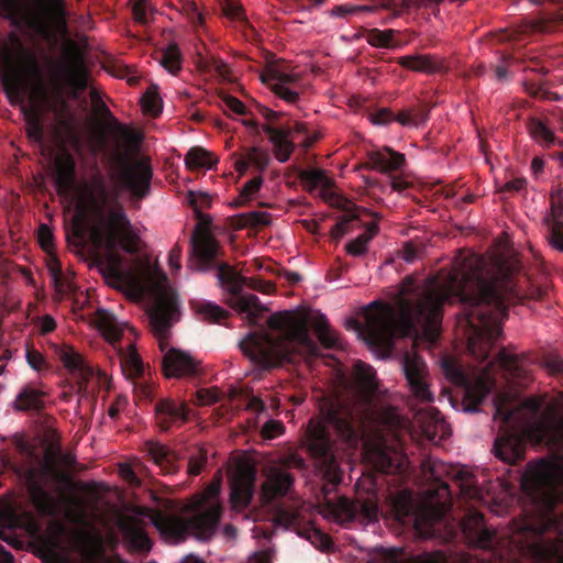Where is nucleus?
<instances>
[{"instance_id": "nucleus-1", "label": "nucleus", "mask_w": 563, "mask_h": 563, "mask_svg": "<svg viewBox=\"0 0 563 563\" xmlns=\"http://www.w3.org/2000/svg\"><path fill=\"white\" fill-rule=\"evenodd\" d=\"M514 266L498 262L490 268L482 256L465 258L442 282L433 280L412 299H400L396 310L375 301L365 313L364 333L369 345L391 350L396 338L435 342L441 332L443 306L460 301L468 329L467 350L481 363L488 360L501 335L508 308L521 298Z\"/></svg>"}, {"instance_id": "nucleus-2", "label": "nucleus", "mask_w": 563, "mask_h": 563, "mask_svg": "<svg viewBox=\"0 0 563 563\" xmlns=\"http://www.w3.org/2000/svg\"><path fill=\"white\" fill-rule=\"evenodd\" d=\"M330 429L346 444H357L356 416L354 407L339 396L327 398L320 405V419L311 420L307 430V448L311 456L321 464L332 467L334 460ZM327 482L318 497L320 514L336 523L358 521L362 525L378 520V505L373 498L351 500L336 496L341 475L332 470L325 474Z\"/></svg>"}, {"instance_id": "nucleus-3", "label": "nucleus", "mask_w": 563, "mask_h": 563, "mask_svg": "<svg viewBox=\"0 0 563 563\" xmlns=\"http://www.w3.org/2000/svg\"><path fill=\"white\" fill-rule=\"evenodd\" d=\"M267 324L278 332L273 335L267 331L251 332L240 342V347L251 362L261 368L268 369L290 362L297 352L317 356L319 345L311 338L307 318L292 311L272 314Z\"/></svg>"}, {"instance_id": "nucleus-4", "label": "nucleus", "mask_w": 563, "mask_h": 563, "mask_svg": "<svg viewBox=\"0 0 563 563\" xmlns=\"http://www.w3.org/2000/svg\"><path fill=\"white\" fill-rule=\"evenodd\" d=\"M191 255L195 262L191 267L200 272L216 269L218 284L230 294L227 303L239 311L245 313L251 323H256L257 318L264 311L257 296L253 294H242L246 286L251 289L267 292L273 286L253 277H244L238 273L228 263L218 262L220 246L218 241L211 235L208 228L202 223L197 224L190 239Z\"/></svg>"}, {"instance_id": "nucleus-5", "label": "nucleus", "mask_w": 563, "mask_h": 563, "mask_svg": "<svg viewBox=\"0 0 563 563\" xmlns=\"http://www.w3.org/2000/svg\"><path fill=\"white\" fill-rule=\"evenodd\" d=\"M222 511V506L216 503L197 511L188 519L156 511L152 521L163 536L176 542L185 541L188 534H192L200 541H208L218 529Z\"/></svg>"}, {"instance_id": "nucleus-6", "label": "nucleus", "mask_w": 563, "mask_h": 563, "mask_svg": "<svg viewBox=\"0 0 563 563\" xmlns=\"http://www.w3.org/2000/svg\"><path fill=\"white\" fill-rule=\"evenodd\" d=\"M0 68L16 86L42 80V68L36 54L14 32L7 40L0 38Z\"/></svg>"}, {"instance_id": "nucleus-7", "label": "nucleus", "mask_w": 563, "mask_h": 563, "mask_svg": "<svg viewBox=\"0 0 563 563\" xmlns=\"http://www.w3.org/2000/svg\"><path fill=\"white\" fill-rule=\"evenodd\" d=\"M91 235L98 247L103 246L106 249V253L97 254L95 257V263L103 277L113 287L142 292L140 283L123 268L124 258L117 252V239L113 232L102 234L101 229H95Z\"/></svg>"}, {"instance_id": "nucleus-8", "label": "nucleus", "mask_w": 563, "mask_h": 563, "mask_svg": "<svg viewBox=\"0 0 563 563\" xmlns=\"http://www.w3.org/2000/svg\"><path fill=\"white\" fill-rule=\"evenodd\" d=\"M516 411L505 406H495V420L500 421L499 432L495 438L492 452L507 465H516L525 460L527 442L520 427L511 423Z\"/></svg>"}, {"instance_id": "nucleus-9", "label": "nucleus", "mask_w": 563, "mask_h": 563, "mask_svg": "<svg viewBox=\"0 0 563 563\" xmlns=\"http://www.w3.org/2000/svg\"><path fill=\"white\" fill-rule=\"evenodd\" d=\"M96 324L104 339L117 350L123 374L129 378L141 377L144 374V364L135 345L129 342L126 347L118 346L123 335V324L113 313L104 309L97 311Z\"/></svg>"}, {"instance_id": "nucleus-10", "label": "nucleus", "mask_w": 563, "mask_h": 563, "mask_svg": "<svg viewBox=\"0 0 563 563\" xmlns=\"http://www.w3.org/2000/svg\"><path fill=\"white\" fill-rule=\"evenodd\" d=\"M393 509L397 520L412 519L417 530L430 531L433 526L442 521L451 509L446 500L437 504L428 503L416 508L409 495H400L393 503Z\"/></svg>"}, {"instance_id": "nucleus-11", "label": "nucleus", "mask_w": 563, "mask_h": 563, "mask_svg": "<svg viewBox=\"0 0 563 563\" xmlns=\"http://www.w3.org/2000/svg\"><path fill=\"white\" fill-rule=\"evenodd\" d=\"M178 308L177 296L173 291L162 289L148 311L150 324L158 339L162 352L166 349L169 329L177 321Z\"/></svg>"}, {"instance_id": "nucleus-12", "label": "nucleus", "mask_w": 563, "mask_h": 563, "mask_svg": "<svg viewBox=\"0 0 563 563\" xmlns=\"http://www.w3.org/2000/svg\"><path fill=\"white\" fill-rule=\"evenodd\" d=\"M401 365L411 395L420 402H432L430 374L424 360L417 353L406 352Z\"/></svg>"}, {"instance_id": "nucleus-13", "label": "nucleus", "mask_w": 563, "mask_h": 563, "mask_svg": "<svg viewBox=\"0 0 563 563\" xmlns=\"http://www.w3.org/2000/svg\"><path fill=\"white\" fill-rule=\"evenodd\" d=\"M274 523L285 529L295 530L300 537L309 540L317 549L329 550L332 547L331 538L318 528L311 525L301 527V517L297 509L277 505L274 512Z\"/></svg>"}, {"instance_id": "nucleus-14", "label": "nucleus", "mask_w": 563, "mask_h": 563, "mask_svg": "<svg viewBox=\"0 0 563 563\" xmlns=\"http://www.w3.org/2000/svg\"><path fill=\"white\" fill-rule=\"evenodd\" d=\"M101 232L102 234L113 232L117 246L120 245L129 254H136L140 251L141 238L134 230L122 205H118L109 212L107 225Z\"/></svg>"}, {"instance_id": "nucleus-15", "label": "nucleus", "mask_w": 563, "mask_h": 563, "mask_svg": "<svg viewBox=\"0 0 563 563\" xmlns=\"http://www.w3.org/2000/svg\"><path fill=\"white\" fill-rule=\"evenodd\" d=\"M155 424L162 432L179 428L189 420L190 408L184 400L161 398L155 402Z\"/></svg>"}, {"instance_id": "nucleus-16", "label": "nucleus", "mask_w": 563, "mask_h": 563, "mask_svg": "<svg viewBox=\"0 0 563 563\" xmlns=\"http://www.w3.org/2000/svg\"><path fill=\"white\" fill-rule=\"evenodd\" d=\"M85 194L91 209L100 217H102L106 210L115 205H119V190L118 188H111L107 178L96 173L91 176L89 183L85 186Z\"/></svg>"}, {"instance_id": "nucleus-17", "label": "nucleus", "mask_w": 563, "mask_h": 563, "mask_svg": "<svg viewBox=\"0 0 563 563\" xmlns=\"http://www.w3.org/2000/svg\"><path fill=\"white\" fill-rule=\"evenodd\" d=\"M152 177V166L145 161H139L121 173L120 183L133 199L142 200L150 194Z\"/></svg>"}, {"instance_id": "nucleus-18", "label": "nucleus", "mask_w": 563, "mask_h": 563, "mask_svg": "<svg viewBox=\"0 0 563 563\" xmlns=\"http://www.w3.org/2000/svg\"><path fill=\"white\" fill-rule=\"evenodd\" d=\"M162 366L166 377H195L200 374V362L189 353L175 347L165 352Z\"/></svg>"}, {"instance_id": "nucleus-19", "label": "nucleus", "mask_w": 563, "mask_h": 563, "mask_svg": "<svg viewBox=\"0 0 563 563\" xmlns=\"http://www.w3.org/2000/svg\"><path fill=\"white\" fill-rule=\"evenodd\" d=\"M118 528L131 550L150 552L152 542L145 532V523L143 520L134 516H122L118 519Z\"/></svg>"}, {"instance_id": "nucleus-20", "label": "nucleus", "mask_w": 563, "mask_h": 563, "mask_svg": "<svg viewBox=\"0 0 563 563\" xmlns=\"http://www.w3.org/2000/svg\"><path fill=\"white\" fill-rule=\"evenodd\" d=\"M415 419L423 435L430 441L437 442L451 434L450 427L445 422L444 417L434 407L420 409L417 411Z\"/></svg>"}, {"instance_id": "nucleus-21", "label": "nucleus", "mask_w": 563, "mask_h": 563, "mask_svg": "<svg viewBox=\"0 0 563 563\" xmlns=\"http://www.w3.org/2000/svg\"><path fill=\"white\" fill-rule=\"evenodd\" d=\"M496 406H505L509 410H515V418L511 423L521 428L528 426L536 432L544 433V422L537 419L541 409V402L534 397L527 398L520 406H512L507 401H499Z\"/></svg>"}, {"instance_id": "nucleus-22", "label": "nucleus", "mask_w": 563, "mask_h": 563, "mask_svg": "<svg viewBox=\"0 0 563 563\" xmlns=\"http://www.w3.org/2000/svg\"><path fill=\"white\" fill-rule=\"evenodd\" d=\"M462 529L468 541L477 548L490 549L495 538V531L485 525L484 515L472 511L466 515L462 522Z\"/></svg>"}, {"instance_id": "nucleus-23", "label": "nucleus", "mask_w": 563, "mask_h": 563, "mask_svg": "<svg viewBox=\"0 0 563 563\" xmlns=\"http://www.w3.org/2000/svg\"><path fill=\"white\" fill-rule=\"evenodd\" d=\"M294 484V476L280 468H274L262 485L261 500L264 505L287 495Z\"/></svg>"}, {"instance_id": "nucleus-24", "label": "nucleus", "mask_w": 563, "mask_h": 563, "mask_svg": "<svg viewBox=\"0 0 563 563\" xmlns=\"http://www.w3.org/2000/svg\"><path fill=\"white\" fill-rule=\"evenodd\" d=\"M256 471L254 467H241L233 481L231 500L234 506L246 507L254 495Z\"/></svg>"}, {"instance_id": "nucleus-25", "label": "nucleus", "mask_w": 563, "mask_h": 563, "mask_svg": "<svg viewBox=\"0 0 563 563\" xmlns=\"http://www.w3.org/2000/svg\"><path fill=\"white\" fill-rule=\"evenodd\" d=\"M443 369L453 383L466 386L467 397L472 399L475 406L479 405L489 393V386L484 377H478L476 388L468 386L466 375L452 360L443 361Z\"/></svg>"}, {"instance_id": "nucleus-26", "label": "nucleus", "mask_w": 563, "mask_h": 563, "mask_svg": "<svg viewBox=\"0 0 563 563\" xmlns=\"http://www.w3.org/2000/svg\"><path fill=\"white\" fill-rule=\"evenodd\" d=\"M65 55L70 64L67 69L68 81L79 90L87 88V73L84 68V56L78 44L68 40L65 45Z\"/></svg>"}, {"instance_id": "nucleus-27", "label": "nucleus", "mask_w": 563, "mask_h": 563, "mask_svg": "<svg viewBox=\"0 0 563 563\" xmlns=\"http://www.w3.org/2000/svg\"><path fill=\"white\" fill-rule=\"evenodd\" d=\"M369 168L379 173H391L400 170L406 163L405 155L390 147L367 152Z\"/></svg>"}, {"instance_id": "nucleus-28", "label": "nucleus", "mask_w": 563, "mask_h": 563, "mask_svg": "<svg viewBox=\"0 0 563 563\" xmlns=\"http://www.w3.org/2000/svg\"><path fill=\"white\" fill-rule=\"evenodd\" d=\"M262 130L268 136L274 146V154L276 159L280 163L287 162L295 150V144L290 140L291 130L277 129L271 124H263Z\"/></svg>"}, {"instance_id": "nucleus-29", "label": "nucleus", "mask_w": 563, "mask_h": 563, "mask_svg": "<svg viewBox=\"0 0 563 563\" xmlns=\"http://www.w3.org/2000/svg\"><path fill=\"white\" fill-rule=\"evenodd\" d=\"M397 63L407 69L424 73L428 75L442 73L446 67L441 58L430 54H415L401 56Z\"/></svg>"}, {"instance_id": "nucleus-30", "label": "nucleus", "mask_w": 563, "mask_h": 563, "mask_svg": "<svg viewBox=\"0 0 563 563\" xmlns=\"http://www.w3.org/2000/svg\"><path fill=\"white\" fill-rule=\"evenodd\" d=\"M145 452L165 474H175L178 472V454L166 445L147 441L145 443Z\"/></svg>"}, {"instance_id": "nucleus-31", "label": "nucleus", "mask_w": 563, "mask_h": 563, "mask_svg": "<svg viewBox=\"0 0 563 563\" xmlns=\"http://www.w3.org/2000/svg\"><path fill=\"white\" fill-rule=\"evenodd\" d=\"M53 347L56 356L63 363L65 368L71 373H80L82 377L81 382H79V389H84L88 377L92 374V371L85 365L82 356L68 345L59 346L54 344Z\"/></svg>"}, {"instance_id": "nucleus-32", "label": "nucleus", "mask_w": 563, "mask_h": 563, "mask_svg": "<svg viewBox=\"0 0 563 563\" xmlns=\"http://www.w3.org/2000/svg\"><path fill=\"white\" fill-rule=\"evenodd\" d=\"M553 464L543 460L533 465L529 464L523 475L522 486L526 488L529 485L533 490L544 489V486L550 485L553 479Z\"/></svg>"}, {"instance_id": "nucleus-33", "label": "nucleus", "mask_w": 563, "mask_h": 563, "mask_svg": "<svg viewBox=\"0 0 563 563\" xmlns=\"http://www.w3.org/2000/svg\"><path fill=\"white\" fill-rule=\"evenodd\" d=\"M47 268L55 289V295L59 301L66 296L76 294V286L71 276L63 273L58 258L52 257L47 264Z\"/></svg>"}, {"instance_id": "nucleus-34", "label": "nucleus", "mask_w": 563, "mask_h": 563, "mask_svg": "<svg viewBox=\"0 0 563 563\" xmlns=\"http://www.w3.org/2000/svg\"><path fill=\"white\" fill-rule=\"evenodd\" d=\"M44 393L26 385L16 395L13 408L18 411L41 410L44 407Z\"/></svg>"}, {"instance_id": "nucleus-35", "label": "nucleus", "mask_w": 563, "mask_h": 563, "mask_svg": "<svg viewBox=\"0 0 563 563\" xmlns=\"http://www.w3.org/2000/svg\"><path fill=\"white\" fill-rule=\"evenodd\" d=\"M312 328L318 336L319 342L325 349H339L341 342L339 335L331 329L327 317L318 312L312 319Z\"/></svg>"}, {"instance_id": "nucleus-36", "label": "nucleus", "mask_w": 563, "mask_h": 563, "mask_svg": "<svg viewBox=\"0 0 563 563\" xmlns=\"http://www.w3.org/2000/svg\"><path fill=\"white\" fill-rule=\"evenodd\" d=\"M76 164L70 155L59 158L56 162V186L59 191H66L74 186Z\"/></svg>"}, {"instance_id": "nucleus-37", "label": "nucleus", "mask_w": 563, "mask_h": 563, "mask_svg": "<svg viewBox=\"0 0 563 563\" xmlns=\"http://www.w3.org/2000/svg\"><path fill=\"white\" fill-rule=\"evenodd\" d=\"M271 161L267 151L252 147L246 155L235 162V168L240 173H245L250 165H253L258 172L266 169Z\"/></svg>"}, {"instance_id": "nucleus-38", "label": "nucleus", "mask_w": 563, "mask_h": 563, "mask_svg": "<svg viewBox=\"0 0 563 563\" xmlns=\"http://www.w3.org/2000/svg\"><path fill=\"white\" fill-rule=\"evenodd\" d=\"M217 162V158L211 152L199 146L191 147L185 156V164L189 169H210Z\"/></svg>"}, {"instance_id": "nucleus-39", "label": "nucleus", "mask_w": 563, "mask_h": 563, "mask_svg": "<svg viewBox=\"0 0 563 563\" xmlns=\"http://www.w3.org/2000/svg\"><path fill=\"white\" fill-rule=\"evenodd\" d=\"M550 24H554L555 26L563 24V12H555L550 14L547 21H544V18L540 19L534 26H531V29L544 32L550 30ZM528 30H530V26H526V29L522 31L504 30L500 34V41H516L521 33H526Z\"/></svg>"}, {"instance_id": "nucleus-40", "label": "nucleus", "mask_w": 563, "mask_h": 563, "mask_svg": "<svg viewBox=\"0 0 563 563\" xmlns=\"http://www.w3.org/2000/svg\"><path fill=\"white\" fill-rule=\"evenodd\" d=\"M181 53L176 43H170L162 51L159 64L170 74L176 75L181 69Z\"/></svg>"}, {"instance_id": "nucleus-41", "label": "nucleus", "mask_w": 563, "mask_h": 563, "mask_svg": "<svg viewBox=\"0 0 563 563\" xmlns=\"http://www.w3.org/2000/svg\"><path fill=\"white\" fill-rule=\"evenodd\" d=\"M141 102L145 113L157 117L163 110L162 99L158 95V87L156 85H151L144 92Z\"/></svg>"}, {"instance_id": "nucleus-42", "label": "nucleus", "mask_w": 563, "mask_h": 563, "mask_svg": "<svg viewBox=\"0 0 563 563\" xmlns=\"http://www.w3.org/2000/svg\"><path fill=\"white\" fill-rule=\"evenodd\" d=\"M48 10V13L54 21L57 30L62 33H67L66 11L64 0H42Z\"/></svg>"}, {"instance_id": "nucleus-43", "label": "nucleus", "mask_w": 563, "mask_h": 563, "mask_svg": "<svg viewBox=\"0 0 563 563\" xmlns=\"http://www.w3.org/2000/svg\"><path fill=\"white\" fill-rule=\"evenodd\" d=\"M358 386L367 394H372L376 389V380L374 371L371 366L360 362L355 365Z\"/></svg>"}, {"instance_id": "nucleus-44", "label": "nucleus", "mask_w": 563, "mask_h": 563, "mask_svg": "<svg viewBox=\"0 0 563 563\" xmlns=\"http://www.w3.org/2000/svg\"><path fill=\"white\" fill-rule=\"evenodd\" d=\"M26 135L35 144H44V128L37 113L26 114Z\"/></svg>"}, {"instance_id": "nucleus-45", "label": "nucleus", "mask_w": 563, "mask_h": 563, "mask_svg": "<svg viewBox=\"0 0 563 563\" xmlns=\"http://www.w3.org/2000/svg\"><path fill=\"white\" fill-rule=\"evenodd\" d=\"M154 9L148 0H134L132 4V14L135 22L147 25L154 15Z\"/></svg>"}, {"instance_id": "nucleus-46", "label": "nucleus", "mask_w": 563, "mask_h": 563, "mask_svg": "<svg viewBox=\"0 0 563 563\" xmlns=\"http://www.w3.org/2000/svg\"><path fill=\"white\" fill-rule=\"evenodd\" d=\"M497 362L499 365L515 378H520L525 375V371L519 364L518 357L500 351L497 354Z\"/></svg>"}, {"instance_id": "nucleus-47", "label": "nucleus", "mask_w": 563, "mask_h": 563, "mask_svg": "<svg viewBox=\"0 0 563 563\" xmlns=\"http://www.w3.org/2000/svg\"><path fill=\"white\" fill-rule=\"evenodd\" d=\"M271 223V214L263 211H252L239 216V227H265Z\"/></svg>"}, {"instance_id": "nucleus-48", "label": "nucleus", "mask_w": 563, "mask_h": 563, "mask_svg": "<svg viewBox=\"0 0 563 563\" xmlns=\"http://www.w3.org/2000/svg\"><path fill=\"white\" fill-rule=\"evenodd\" d=\"M299 178L301 179V181L311 186L312 188L317 186H330V179L321 169H302L299 173Z\"/></svg>"}, {"instance_id": "nucleus-49", "label": "nucleus", "mask_w": 563, "mask_h": 563, "mask_svg": "<svg viewBox=\"0 0 563 563\" xmlns=\"http://www.w3.org/2000/svg\"><path fill=\"white\" fill-rule=\"evenodd\" d=\"M263 185V178L261 176L253 177L246 181L241 188L240 196L235 202L236 206H242L246 201L251 200L255 194H257Z\"/></svg>"}, {"instance_id": "nucleus-50", "label": "nucleus", "mask_w": 563, "mask_h": 563, "mask_svg": "<svg viewBox=\"0 0 563 563\" xmlns=\"http://www.w3.org/2000/svg\"><path fill=\"white\" fill-rule=\"evenodd\" d=\"M530 133L540 143L552 144L555 139L554 133L538 119L530 122Z\"/></svg>"}, {"instance_id": "nucleus-51", "label": "nucleus", "mask_w": 563, "mask_h": 563, "mask_svg": "<svg viewBox=\"0 0 563 563\" xmlns=\"http://www.w3.org/2000/svg\"><path fill=\"white\" fill-rule=\"evenodd\" d=\"M448 473V467L442 463H432L429 467V477L439 483L438 492L440 498H444L450 495L449 484L446 482L440 481V476L442 473Z\"/></svg>"}, {"instance_id": "nucleus-52", "label": "nucleus", "mask_w": 563, "mask_h": 563, "mask_svg": "<svg viewBox=\"0 0 563 563\" xmlns=\"http://www.w3.org/2000/svg\"><path fill=\"white\" fill-rule=\"evenodd\" d=\"M198 312L206 320L218 323L221 322V320L225 319L229 314L227 310L212 302L202 303L199 307Z\"/></svg>"}, {"instance_id": "nucleus-53", "label": "nucleus", "mask_w": 563, "mask_h": 563, "mask_svg": "<svg viewBox=\"0 0 563 563\" xmlns=\"http://www.w3.org/2000/svg\"><path fill=\"white\" fill-rule=\"evenodd\" d=\"M547 222L549 227L548 240L550 245L553 249L563 252V222L549 221V219H547Z\"/></svg>"}, {"instance_id": "nucleus-54", "label": "nucleus", "mask_w": 563, "mask_h": 563, "mask_svg": "<svg viewBox=\"0 0 563 563\" xmlns=\"http://www.w3.org/2000/svg\"><path fill=\"white\" fill-rule=\"evenodd\" d=\"M285 129L291 130V137L295 139L296 135H303L305 139L301 141V145L305 148L312 146L320 137L319 134L310 135L308 132V128L306 123L296 121L292 126H286Z\"/></svg>"}, {"instance_id": "nucleus-55", "label": "nucleus", "mask_w": 563, "mask_h": 563, "mask_svg": "<svg viewBox=\"0 0 563 563\" xmlns=\"http://www.w3.org/2000/svg\"><path fill=\"white\" fill-rule=\"evenodd\" d=\"M394 38L393 30H373L368 35V43L377 47H389Z\"/></svg>"}, {"instance_id": "nucleus-56", "label": "nucleus", "mask_w": 563, "mask_h": 563, "mask_svg": "<svg viewBox=\"0 0 563 563\" xmlns=\"http://www.w3.org/2000/svg\"><path fill=\"white\" fill-rule=\"evenodd\" d=\"M26 362L34 371L40 372L47 368V363L44 355L31 345H26L25 350Z\"/></svg>"}, {"instance_id": "nucleus-57", "label": "nucleus", "mask_w": 563, "mask_h": 563, "mask_svg": "<svg viewBox=\"0 0 563 563\" xmlns=\"http://www.w3.org/2000/svg\"><path fill=\"white\" fill-rule=\"evenodd\" d=\"M207 463V451L198 449L195 455H191L188 461V474L197 476L201 473Z\"/></svg>"}, {"instance_id": "nucleus-58", "label": "nucleus", "mask_w": 563, "mask_h": 563, "mask_svg": "<svg viewBox=\"0 0 563 563\" xmlns=\"http://www.w3.org/2000/svg\"><path fill=\"white\" fill-rule=\"evenodd\" d=\"M371 241V236L358 235L346 244V251L353 256H362L367 253V244Z\"/></svg>"}, {"instance_id": "nucleus-59", "label": "nucleus", "mask_w": 563, "mask_h": 563, "mask_svg": "<svg viewBox=\"0 0 563 563\" xmlns=\"http://www.w3.org/2000/svg\"><path fill=\"white\" fill-rule=\"evenodd\" d=\"M285 431V427L280 421L277 420H268L262 427L261 434L264 439H274L283 434Z\"/></svg>"}, {"instance_id": "nucleus-60", "label": "nucleus", "mask_w": 563, "mask_h": 563, "mask_svg": "<svg viewBox=\"0 0 563 563\" xmlns=\"http://www.w3.org/2000/svg\"><path fill=\"white\" fill-rule=\"evenodd\" d=\"M273 91L276 96L291 104L296 103L299 99V93L286 85L273 84Z\"/></svg>"}, {"instance_id": "nucleus-61", "label": "nucleus", "mask_w": 563, "mask_h": 563, "mask_svg": "<svg viewBox=\"0 0 563 563\" xmlns=\"http://www.w3.org/2000/svg\"><path fill=\"white\" fill-rule=\"evenodd\" d=\"M188 200H189V205L196 211H198L199 209H202V208H208L211 203V197L206 192L196 194L194 191H189Z\"/></svg>"}, {"instance_id": "nucleus-62", "label": "nucleus", "mask_w": 563, "mask_h": 563, "mask_svg": "<svg viewBox=\"0 0 563 563\" xmlns=\"http://www.w3.org/2000/svg\"><path fill=\"white\" fill-rule=\"evenodd\" d=\"M38 501L37 507L42 512L52 515L54 512V504L52 497L43 489L38 488L36 492Z\"/></svg>"}, {"instance_id": "nucleus-63", "label": "nucleus", "mask_w": 563, "mask_h": 563, "mask_svg": "<svg viewBox=\"0 0 563 563\" xmlns=\"http://www.w3.org/2000/svg\"><path fill=\"white\" fill-rule=\"evenodd\" d=\"M206 67L209 70H213L218 76L222 78H227L229 76V68L227 64L220 58L212 57L211 59L207 60Z\"/></svg>"}, {"instance_id": "nucleus-64", "label": "nucleus", "mask_w": 563, "mask_h": 563, "mask_svg": "<svg viewBox=\"0 0 563 563\" xmlns=\"http://www.w3.org/2000/svg\"><path fill=\"white\" fill-rule=\"evenodd\" d=\"M412 126L424 123L429 118V109L426 107H413L409 109Z\"/></svg>"}]
</instances>
